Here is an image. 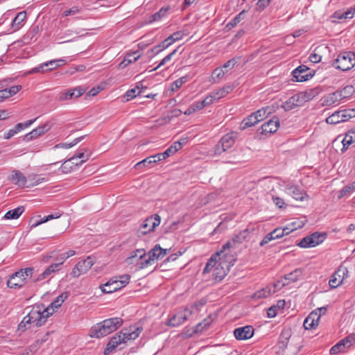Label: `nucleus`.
Returning a JSON list of instances; mask_svg holds the SVG:
<instances>
[{"instance_id": "f257e3e1", "label": "nucleus", "mask_w": 355, "mask_h": 355, "mask_svg": "<svg viewBox=\"0 0 355 355\" xmlns=\"http://www.w3.org/2000/svg\"><path fill=\"white\" fill-rule=\"evenodd\" d=\"M123 322V319L118 317L104 320L91 328L90 336L96 338L104 337L121 327Z\"/></svg>"}, {"instance_id": "f03ea898", "label": "nucleus", "mask_w": 355, "mask_h": 355, "mask_svg": "<svg viewBox=\"0 0 355 355\" xmlns=\"http://www.w3.org/2000/svg\"><path fill=\"white\" fill-rule=\"evenodd\" d=\"M236 259L235 254L223 253L218 258V261L213 271V278L216 281H221L227 274L230 268L234 264Z\"/></svg>"}, {"instance_id": "7ed1b4c3", "label": "nucleus", "mask_w": 355, "mask_h": 355, "mask_svg": "<svg viewBox=\"0 0 355 355\" xmlns=\"http://www.w3.org/2000/svg\"><path fill=\"white\" fill-rule=\"evenodd\" d=\"M34 268L29 267L20 269L14 272L7 281V286L10 288H21L27 280L33 277Z\"/></svg>"}, {"instance_id": "20e7f679", "label": "nucleus", "mask_w": 355, "mask_h": 355, "mask_svg": "<svg viewBox=\"0 0 355 355\" xmlns=\"http://www.w3.org/2000/svg\"><path fill=\"white\" fill-rule=\"evenodd\" d=\"M333 67L341 71H348L355 66V53L345 51L340 53L332 63Z\"/></svg>"}, {"instance_id": "39448f33", "label": "nucleus", "mask_w": 355, "mask_h": 355, "mask_svg": "<svg viewBox=\"0 0 355 355\" xmlns=\"http://www.w3.org/2000/svg\"><path fill=\"white\" fill-rule=\"evenodd\" d=\"M266 119V107H261L257 111L252 113L241 121L239 128L241 130L252 127Z\"/></svg>"}, {"instance_id": "423d86ee", "label": "nucleus", "mask_w": 355, "mask_h": 355, "mask_svg": "<svg viewBox=\"0 0 355 355\" xmlns=\"http://www.w3.org/2000/svg\"><path fill=\"white\" fill-rule=\"evenodd\" d=\"M161 222V218L158 214L151 215L146 218L137 231L138 237H141L154 231Z\"/></svg>"}, {"instance_id": "0eeeda50", "label": "nucleus", "mask_w": 355, "mask_h": 355, "mask_svg": "<svg viewBox=\"0 0 355 355\" xmlns=\"http://www.w3.org/2000/svg\"><path fill=\"white\" fill-rule=\"evenodd\" d=\"M168 251V249H163L159 244H157L148 253V257L140 263V269L145 268L150 265H153L155 260L162 259Z\"/></svg>"}, {"instance_id": "6e6552de", "label": "nucleus", "mask_w": 355, "mask_h": 355, "mask_svg": "<svg viewBox=\"0 0 355 355\" xmlns=\"http://www.w3.org/2000/svg\"><path fill=\"white\" fill-rule=\"evenodd\" d=\"M249 236L250 232L248 228L241 231L223 245L222 249L220 250L221 252L231 254L230 252L232 250L245 241Z\"/></svg>"}, {"instance_id": "1a4fd4ad", "label": "nucleus", "mask_w": 355, "mask_h": 355, "mask_svg": "<svg viewBox=\"0 0 355 355\" xmlns=\"http://www.w3.org/2000/svg\"><path fill=\"white\" fill-rule=\"evenodd\" d=\"M184 33L182 31H176L165 39L158 45L154 46L151 49V52L157 55L159 53L171 46L173 42L178 41L182 38Z\"/></svg>"}, {"instance_id": "9d476101", "label": "nucleus", "mask_w": 355, "mask_h": 355, "mask_svg": "<svg viewBox=\"0 0 355 355\" xmlns=\"http://www.w3.org/2000/svg\"><path fill=\"white\" fill-rule=\"evenodd\" d=\"M94 264V258L87 257L85 259L78 261L71 271L73 277H78L80 275L86 273Z\"/></svg>"}, {"instance_id": "9b49d317", "label": "nucleus", "mask_w": 355, "mask_h": 355, "mask_svg": "<svg viewBox=\"0 0 355 355\" xmlns=\"http://www.w3.org/2000/svg\"><path fill=\"white\" fill-rule=\"evenodd\" d=\"M50 315H46L44 309L42 311L41 310L33 309L27 315L26 317L28 320L30 321L31 324H33L36 327H40L43 325L46 319Z\"/></svg>"}, {"instance_id": "f8f14e48", "label": "nucleus", "mask_w": 355, "mask_h": 355, "mask_svg": "<svg viewBox=\"0 0 355 355\" xmlns=\"http://www.w3.org/2000/svg\"><path fill=\"white\" fill-rule=\"evenodd\" d=\"M142 329V327L139 326H130L129 328L123 329L119 334L125 344L128 340H133L138 338Z\"/></svg>"}, {"instance_id": "ddd939ff", "label": "nucleus", "mask_w": 355, "mask_h": 355, "mask_svg": "<svg viewBox=\"0 0 355 355\" xmlns=\"http://www.w3.org/2000/svg\"><path fill=\"white\" fill-rule=\"evenodd\" d=\"M293 81L296 82H304L308 80L310 78H311L313 74L308 67L305 65H300L294 69L292 72Z\"/></svg>"}, {"instance_id": "4468645a", "label": "nucleus", "mask_w": 355, "mask_h": 355, "mask_svg": "<svg viewBox=\"0 0 355 355\" xmlns=\"http://www.w3.org/2000/svg\"><path fill=\"white\" fill-rule=\"evenodd\" d=\"M348 270L345 267H340L330 277L329 284L331 288H336L343 282L345 277H347Z\"/></svg>"}, {"instance_id": "2eb2a0df", "label": "nucleus", "mask_w": 355, "mask_h": 355, "mask_svg": "<svg viewBox=\"0 0 355 355\" xmlns=\"http://www.w3.org/2000/svg\"><path fill=\"white\" fill-rule=\"evenodd\" d=\"M302 94L300 92L292 96L284 103L281 104V107L286 111L291 110L297 107L302 106L305 102Z\"/></svg>"}, {"instance_id": "dca6fc26", "label": "nucleus", "mask_w": 355, "mask_h": 355, "mask_svg": "<svg viewBox=\"0 0 355 355\" xmlns=\"http://www.w3.org/2000/svg\"><path fill=\"white\" fill-rule=\"evenodd\" d=\"M192 311L187 308L178 312L173 317H171L168 322V324L173 327H178L184 322L188 317L191 315Z\"/></svg>"}, {"instance_id": "f3484780", "label": "nucleus", "mask_w": 355, "mask_h": 355, "mask_svg": "<svg viewBox=\"0 0 355 355\" xmlns=\"http://www.w3.org/2000/svg\"><path fill=\"white\" fill-rule=\"evenodd\" d=\"M238 61L236 58H232L226 62L221 67L216 68L212 73V78L214 83H217L221 79L224 75L227 72V68L230 67H233Z\"/></svg>"}, {"instance_id": "a211bd4d", "label": "nucleus", "mask_w": 355, "mask_h": 355, "mask_svg": "<svg viewBox=\"0 0 355 355\" xmlns=\"http://www.w3.org/2000/svg\"><path fill=\"white\" fill-rule=\"evenodd\" d=\"M286 193L291 196L296 200L302 201L308 198L306 191L297 185H287L286 187Z\"/></svg>"}, {"instance_id": "6ab92c4d", "label": "nucleus", "mask_w": 355, "mask_h": 355, "mask_svg": "<svg viewBox=\"0 0 355 355\" xmlns=\"http://www.w3.org/2000/svg\"><path fill=\"white\" fill-rule=\"evenodd\" d=\"M352 339H354V336L351 335L340 340L337 344L334 345L330 349V354H337L340 352H345L347 348H349L352 345Z\"/></svg>"}, {"instance_id": "aec40b11", "label": "nucleus", "mask_w": 355, "mask_h": 355, "mask_svg": "<svg viewBox=\"0 0 355 355\" xmlns=\"http://www.w3.org/2000/svg\"><path fill=\"white\" fill-rule=\"evenodd\" d=\"M146 257V251L144 248H139L130 253V255L125 260L128 264H136L140 268V263Z\"/></svg>"}, {"instance_id": "412c9836", "label": "nucleus", "mask_w": 355, "mask_h": 355, "mask_svg": "<svg viewBox=\"0 0 355 355\" xmlns=\"http://www.w3.org/2000/svg\"><path fill=\"white\" fill-rule=\"evenodd\" d=\"M51 128L50 125L46 123L42 125L38 126L37 128L33 129L31 132L25 135L23 137V140L24 141L28 142L34 139H36L37 137L44 135L46 132H48Z\"/></svg>"}, {"instance_id": "4be33fe9", "label": "nucleus", "mask_w": 355, "mask_h": 355, "mask_svg": "<svg viewBox=\"0 0 355 355\" xmlns=\"http://www.w3.org/2000/svg\"><path fill=\"white\" fill-rule=\"evenodd\" d=\"M254 328L250 325L239 327L234 329V335L237 340H247L252 337Z\"/></svg>"}, {"instance_id": "5701e85b", "label": "nucleus", "mask_w": 355, "mask_h": 355, "mask_svg": "<svg viewBox=\"0 0 355 355\" xmlns=\"http://www.w3.org/2000/svg\"><path fill=\"white\" fill-rule=\"evenodd\" d=\"M69 293L67 292H64L61 293L59 296H58L49 306H48L45 309L44 312H46V315H51L55 309L60 307L62 304L65 301V300L68 297Z\"/></svg>"}, {"instance_id": "b1692460", "label": "nucleus", "mask_w": 355, "mask_h": 355, "mask_svg": "<svg viewBox=\"0 0 355 355\" xmlns=\"http://www.w3.org/2000/svg\"><path fill=\"white\" fill-rule=\"evenodd\" d=\"M8 180L19 187H25L27 182L26 177L18 170H14L12 172V174L8 177Z\"/></svg>"}, {"instance_id": "393cba45", "label": "nucleus", "mask_w": 355, "mask_h": 355, "mask_svg": "<svg viewBox=\"0 0 355 355\" xmlns=\"http://www.w3.org/2000/svg\"><path fill=\"white\" fill-rule=\"evenodd\" d=\"M341 100L340 94L338 93V90L325 95L322 98V106H333L338 104Z\"/></svg>"}, {"instance_id": "a878e982", "label": "nucleus", "mask_w": 355, "mask_h": 355, "mask_svg": "<svg viewBox=\"0 0 355 355\" xmlns=\"http://www.w3.org/2000/svg\"><path fill=\"white\" fill-rule=\"evenodd\" d=\"M121 344H124L123 338H121L119 334H115L110 338L107 344V347L104 350V354L109 355L116 347Z\"/></svg>"}, {"instance_id": "bb28decb", "label": "nucleus", "mask_w": 355, "mask_h": 355, "mask_svg": "<svg viewBox=\"0 0 355 355\" xmlns=\"http://www.w3.org/2000/svg\"><path fill=\"white\" fill-rule=\"evenodd\" d=\"M100 288L103 293H112L121 288L117 282V278H112L105 284L101 285Z\"/></svg>"}, {"instance_id": "cd10ccee", "label": "nucleus", "mask_w": 355, "mask_h": 355, "mask_svg": "<svg viewBox=\"0 0 355 355\" xmlns=\"http://www.w3.org/2000/svg\"><path fill=\"white\" fill-rule=\"evenodd\" d=\"M343 148L342 152L345 151L350 145H355V128H352L347 131L345 137L342 140Z\"/></svg>"}, {"instance_id": "c85d7f7f", "label": "nucleus", "mask_w": 355, "mask_h": 355, "mask_svg": "<svg viewBox=\"0 0 355 355\" xmlns=\"http://www.w3.org/2000/svg\"><path fill=\"white\" fill-rule=\"evenodd\" d=\"M222 254H223V252H221L220 250H219V251L216 252V253H214V254H212L211 258L208 260L205 268L203 269L202 273L205 274V273L209 272L212 270H214L215 266L217 263L218 258L220 256H222Z\"/></svg>"}, {"instance_id": "c756f323", "label": "nucleus", "mask_w": 355, "mask_h": 355, "mask_svg": "<svg viewBox=\"0 0 355 355\" xmlns=\"http://www.w3.org/2000/svg\"><path fill=\"white\" fill-rule=\"evenodd\" d=\"M354 16V12L352 9H348L346 11L338 10L335 12L332 18L334 22H339L340 20L346 19H352Z\"/></svg>"}, {"instance_id": "7c9ffc66", "label": "nucleus", "mask_w": 355, "mask_h": 355, "mask_svg": "<svg viewBox=\"0 0 355 355\" xmlns=\"http://www.w3.org/2000/svg\"><path fill=\"white\" fill-rule=\"evenodd\" d=\"M26 18V11L19 12L15 17L13 19L12 22V27L15 29V31L19 30L21 27L23 26L24 22Z\"/></svg>"}, {"instance_id": "2f4dec72", "label": "nucleus", "mask_w": 355, "mask_h": 355, "mask_svg": "<svg viewBox=\"0 0 355 355\" xmlns=\"http://www.w3.org/2000/svg\"><path fill=\"white\" fill-rule=\"evenodd\" d=\"M220 141L222 143V146L227 150V149L230 148L235 143V137L234 133L232 132L224 135Z\"/></svg>"}, {"instance_id": "473e14b6", "label": "nucleus", "mask_w": 355, "mask_h": 355, "mask_svg": "<svg viewBox=\"0 0 355 355\" xmlns=\"http://www.w3.org/2000/svg\"><path fill=\"white\" fill-rule=\"evenodd\" d=\"M24 211V207L19 206L14 209L9 210L6 212L4 218L8 220L18 218Z\"/></svg>"}, {"instance_id": "72a5a7b5", "label": "nucleus", "mask_w": 355, "mask_h": 355, "mask_svg": "<svg viewBox=\"0 0 355 355\" xmlns=\"http://www.w3.org/2000/svg\"><path fill=\"white\" fill-rule=\"evenodd\" d=\"M291 336V331L289 329H284L279 339V347L280 349H284L287 347L288 340Z\"/></svg>"}, {"instance_id": "f704fd0d", "label": "nucleus", "mask_w": 355, "mask_h": 355, "mask_svg": "<svg viewBox=\"0 0 355 355\" xmlns=\"http://www.w3.org/2000/svg\"><path fill=\"white\" fill-rule=\"evenodd\" d=\"M320 89L318 87H315V88L307 89L304 92H302L300 93L302 94L303 98H304V101L306 103V102H308V101L312 100L314 97L318 96L320 94Z\"/></svg>"}, {"instance_id": "c9c22d12", "label": "nucleus", "mask_w": 355, "mask_h": 355, "mask_svg": "<svg viewBox=\"0 0 355 355\" xmlns=\"http://www.w3.org/2000/svg\"><path fill=\"white\" fill-rule=\"evenodd\" d=\"M279 125L280 121L279 117L273 116L271 119L268 120V128H269L268 132L270 134L276 132L279 128Z\"/></svg>"}, {"instance_id": "e433bc0d", "label": "nucleus", "mask_w": 355, "mask_h": 355, "mask_svg": "<svg viewBox=\"0 0 355 355\" xmlns=\"http://www.w3.org/2000/svg\"><path fill=\"white\" fill-rule=\"evenodd\" d=\"M233 89H234V87L232 85H225L223 88L220 89L216 92H213L214 97H215V98H217V100H218V99L225 96L230 92H232Z\"/></svg>"}, {"instance_id": "4c0bfd02", "label": "nucleus", "mask_w": 355, "mask_h": 355, "mask_svg": "<svg viewBox=\"0 0 355 355\" xmlns=\"http://www.w3.org/2000/svg\"><path fill=\"white\" fill-rule=\"evenodd\" d=\"M342 115L341 110L336 111L326 119V122L329 124H337L343 122L344 119Z\"/></svg>"}, {"instance_id": "58836bf2", "label": "nucleus", "mask_w": 355, "mask_h": 355, "mask_svg": "<svg viewBox=\"0 0 355 355\" xmlns=\"http://www.w3.org/2000/svg\"><path fill=\"white\" fill-rule=\"evenodd\" d=\"M45 342V340H37L33 344H32L28 349H26L24 352L19 354V355H33Z\"/></svg>"}, {"instance_id": "ea45409f", "label": "nucleus", "mask_w": 355, "mask_h": 355, "mask_svg": "<svg viewBox=\"0 0 355 355\" xmlns=\"http://www.w3.org/2000/svg\"><path fill=\"white\" fill-rule=\"evenodd\" d=\"M302 274V271L300 268L296 269L292 272H290L287 275H285L283 277L285 282H296L298 279V277Z\"/></svg>"}, {"instance_id": "a19ab883", "label": "nucleus", "mask_w": 355, "mask_h": 355, "mask_svg": "<svg viewBox=\"0 0 355 355\" xmlns=\"http://www.w3.org/2000/svg\"><path fill=\"white\" fill-rule=\"evenodd\" d=\"M154 164H155V163L153 160V158L151 157V156H149V157H146V159L137 162L135 165V168L136 169H140L143 167H146V168H150L153 167Z\"/></svg>"}, {"instance_id": "79ce46f5", "label": "nucleus", "mask_w": 355, "mask_h": 355, "mask_svg": "<svg viewBox=\"0 0 355 355\" xmlns=\"http://www.w3.org/2000/svg\"><path fill=\"white\" fill-rule=\"evenodd\" d=\"M288 284V282H285L283 277L279 279L274 282L272 285V289L271 288H269L268 293H275L277 291L280 290L282 288Z\"/></svg>"}, {"instance_id": "37998d69", "label": "nucleus", "mask_w": 355, "mask_h": 355, "mask_svg": "<svg viewBox=\"0 0 355 355\" xmlns=\"http://www.w3.org/2000/svg\"><path fill=\"white\" fill-rule=\"evenodd\" d=\"M182 146V143L174 142L170 147H168L164 152V155L167 158L168 157L175 154Z\"/></svg>"}, {"instance_id": "c03bdc74", "label": "nucleus", "mask_w": 355, "mask_h": 355, "mask_svg": "<svg viewBox=\"0 0 355 355\" xmlns=\"http://www.w3.org/2000/svg\"><path fill=\"white\" fill-rule=\"evenodd\" d=\"M338 92L340 94L341 100H343L352 96L355 92V89L352 85H347L343 89L338 90Z\"/></svg>"}, {"instance_id": "a18cd8bd", "label": "nucleus", "mask_w": 355, "mask_h": 355, "mask_svg": "<svg viewBox=\"0 0 355 355\" xmlns=\"http://www.w3.org/2000/svg\"><path fill=\"white\" fill-rule=\"evenodd\" d=\"M313 238L311 235H308L304 237L297 244V245L300 246L302 248H307L315 247L314 243L313 242Z\"/></svg>"}, {"instance_id": "49530a36", "label": "nucleus", "mask_w": 355, "mask_h": 355, "mask_svg": "<svg viewBox=\"0 0 355 355\" xmlns=\"http://www.w3.org/2000/svg\"><path fill=\"white\" fill-rule=\"evenodd\" d=\"M85 136H81L79 137H77L73 139V141L71 143H60L58 144H56L53 148H70L73 147V146L76 145L78 143H79L80 141H82Z\"/></svg>"}, {"instance_id": "de8ad7c7", "label": "nucleus", "mask_w": 355, "mask_h": 355, "mask_svg": "<svg viewBox=\"0 0 355 355\" xmlns=\"http://www.w3.org/2000/svg\"><path fill=\"white\" fill-rule=\"evenodd\" d=\"M245 17V11L243 10L240 13H239L236 16H235L231 21H230L226 27L229 29H231L236 26L241 19H243Z\"/></svg>"}, {"instance_id": "09e8293b", "label": "nucleus", "mask_w": 355, "mask_h": 355, "mask_svg": "<svg viewBox=\"0 0 355 355\" xmlns=\"http://www.w3.org/2000/svg\"><path fill=\"white\" fill-rule=\"evenodd\" d=\"M311 235L313 238V242L315 246L322 243L327 238L326 233H321L318 232H313Z\"/></svg>"}, {"instance_id": "8fccbe9b", "label": "nucleus", "mask_w": 355, "mask_h": 355, "mask_svg": "<svg viewBox=\"0 0 355 355\" xmlns=\"http://www.w3.org/2000/svg\"><path fill=\"white\" fill-rule=\"evenodd\" d=\"M317 315V313H311L304 322V327L306 329H314V318Z\"/></svg>"}, {"instance_id": "3c124183", "label": "nucleus", "mask_w": 355, "mask_h": 355, "mask_svg": "<svg viewBox=\"0 0 355 355\" xmlns=\"http://www.w3.org/2000/svg\"><path fill=\"white\" fill-rule=\"evenodd\" d=\"M210 321H211V319L210 318L204 319L201 322L198 323L196 326L194 333L198 334L202 332L203 329H206L207 327L209 326Z\"/></svg>"}, {"instance_id": "603ef678", "label": "nucleus", "mask_w": 355, "mask_h": 355, "mask_svg": "<svg viewBox=\"0 0 355 355\" xmlns=\"http://www.w3.org/2000/svg\"><path fill=\"white\" fill-rule=\"evenodd\" d=\"M168 11V8H162L158 12H155L150 17V22L152 23L153 21L160 20Z\"/></svg>"}, {"instance_id": "864d4df0", "label": "nucleus", "mask_w": 355, "mask_h": 355, "mask_svg": "<svg viewBox=\"0 0 355 355\" xmlns=\"http://www.w3.org/2000/svg\"><path fill=\"white\" fill-rule=\"evenodd\" d=\"M90 156V153L89 152L87 154H85L83 152H78L77 154L72 157L69 159V161H73L77 159H81V161L80 162L79 164H82L85 161H87ZM76 165H78V163H76Z\"/></svg>"}, {"instance_id": "5fc2aeb1", "label": "nucleus", "mask_w": 355, "mask_h": 355, "mask_svg": "<svg viewBox=\"0 0 355 355\" xmlns=\"http://www.w3.org/2000/svg\"><path fill=\"white\" fill-rule=\"evenodd\" d=\"M266 123H263L261 128H259L254 133V139L262 140L265 139L266 135Z\"/></svg>"}, {"instance_id": "6e6d98bb", "label": "nucleus", "mask_w": 355, "mask_h": 355, "mask_svg": "<svg viewBox=\"0 0 355 355\" xmlns=\"http://www.w3.org/2000/svg\"><path fill=\"white\" fill-rule=\"evenodd\" d=\"M355 191V181L352 182L349 184L345 186L340 191V194L338 195V198H341L347 193Z\"/></svg>"}, {"instance_id": "4d7b16f0", "label": "nucleus", "mask_w": 355, "mask_h": 355, "mask_svg": "<svg viewBox=\"0 0 355 355\" xmlns=\"http://www.w3.org/2000/svg\"><path fill=\"white\" fill-rule=\"evenodd\" d=\"M284 231L282 230V228H276L270 234H268V241L282 237Z\"/></svg>"}, {"instance_id": "13d9d810", "label": "nucleus", "mask_w": 355, "mask_h": 355, "mask_svg": "<svg viewBox=\"0 0 355 355\" xmlns=\"http://www.w3.org/2000/svg\"><path fill=\"white\" fill-rule=\"evenodd\" d=\"M31 322L28 320L26 315L23 318L21 322L18 324L17 331L20 333L24 332L27 329L30 328Z\"/></svg>"}, {"instance_id": "bf43d9fd", "label": "nucleus", "mask_w": 355, "mask_h": 355, "mask_svg": "<svg viewBox=\"0 0 355 355\" xmlns=\"http://www.w3.org/2000/svg\"><path fill=\"white\" fill-rule=\"evenodd\" d=\"M187 80V76H182L176 80H175L171 85V89L173 91H175L180 88L183 84H184Z\"/></svg>"}, {"instance_id": "052dcab7", "label": "nucleus", "mask_w": 355, "mask_h": 355, "mask_svg": "<svg viewBox=\"0 0 355 355\" xmlns=\"http://www.w3.org/2000/svg\"><path fill=\"white\" fill-rule=\"evenodd\" d=\"M74 97L73 92L70 89L67 92H63L59 94L58 100L60 101H64L67 100H71Z\"/></svg>"}, {"instance_id": "680f3d73", "label": "nucleus", "mask_w": 355, "mask_h": 355, "mask_svg": "<svg viewBox=\"0 0 355 355\" xmlns=\"http://www.w3.org/2000/svg\"><path fill=\"white\" fill-rule=\"evenodd\" d=\"M178 51V49L173 50L171 53H170L168 55H167L166 56H165L162 60L161 62H159V64L156 67H155L153 69L150 70V71H155L156 69H157L159 67H160L161 66H163L164 65L166 62H169L173 55L174 54L176 53V52Z\"/></svg>"}, {"instance_id": "e2e57ef3", "label": "nucleus", "mask_w": 355, "mask_h": 355, "mask_svg": "<svg viewBox=\"0 0 355 355\" xmlns=\"http://www.w3.org/2000/svg\"><path fill=\"white\" fill-rule=\"evenodd\" d=\"M341 114L344 121L349 120L351 118L355 117V109H346L341 110Z\"/></svg>"}, {"instance_id": "0e129e2a", "label": "nucleus", "mask_w": 355, "mask_h": 355, "mask_svg": "<svg viewBox=\"0 0 355 355\" xmlns=\"http://www.w3.org/2000/svg\"><path fill=\"white\" fill-rule=\"evenodd\" d=\"M46 65H43V63L40 64L39 66L34 67L31 69V70L26 72V75L33 74V73H44L45 72H47L48 71H46Z\"/></svg>"}, {"instance_id": "69168bd1", "label": "nucleus", "mask_w": 355, "mask_h": 355, "mask_svg": "<svg viewBox=\"0 0 355 355\" xmlns=\"http://www.w3.org/2000/svg\"><path fill=\"white\" fill-rule=\"evenodd\" d=\"M36 119H37V118H35L34 119L28 120L24 123H19L15 127L16 130H17V132H19L21 130L26 128L29 127L30 125H31L36 121Z\"/></svg>"}, {"instance_id": "338daca9", "label": "nucleus", "mask_w": 355, "mask_h": 355, "mask_svg": "<svg viewBox=\"0 0 355 355\" xmlns=\"http://www.w3.org/2000/svg\"><path fill=\"white\" fill-rule=\"evenodd\" d=\"M130 276L129 275H123L119 277V279H117V282L121 288H123L125 286L130 282Z\"/></svg>"}, {"instance_id": "774afa93", "label": "nucleus", "mask_w": 355, "mask_h": 355, "mask_svg": "<svg viewBox=\"0 0 355 355\" xmlns=\"http://www.w3.org/2000/svg\"><path fill=\"white\" fill-rule=\"evenodd\" d=\"M271 87L268 88V90H270V92H277L282 89V83L281 80H277L273 83H271Z\"/></svg>"}]
</instances>
